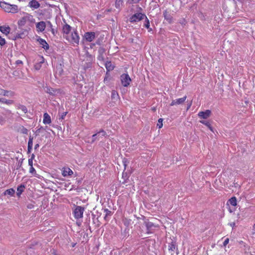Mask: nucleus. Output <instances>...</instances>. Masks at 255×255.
<instances>
[{
    "label": "nucleus",
    "instance_id": "nucleus-1",
    "mask_svg": "<svg viewBox=\"0 0 255 255\" xmlns=\"http://www.w3.org/2000/svg\"><path fill=\"white\" fill-rule=\"evenodd\" d=\"M35 22V19L34 18L33 16L26 13L23 17L18 20L17 24L19 27L23 26L26 24H27L29 26H32Z\"/></svg>",
    "mask_w": 255,
    "mask_h": 255
},
{
    "label": "nucleus",
    "instance_id": "nucleus-2",
    "mask_svg": "<svg viewBox=\"0 0 255 255\" xmlns=\"http://www.w3.org/2000/svg\"><path fill=\"white\" fill-rule=\"evenodd\" d=\"M0 6L7 12L16 13L18 10L17 5L10 4L5 2H0Z\"/></svg>",
    "mask_w": 255,
    "mask_h": 255
},
{
    "label": "nucleus",
    "instance_id": "nucleus-3",
    "mask_svg": "<svg viewBox=\"0 0 255 255\" xmlns=\"http://www.w3.org/2000/svg\"><path fill=\"white\" fill-rule=\"evenodd\" d=\"M145 17H146V15L144 13L137 12L131 16L129 18V20L131 23H134L138 22L144 19Z\"/></svg>",
    "mask_w": 255,
    "mask_h": 255
},
{
    "label": "nucleus",
    "instance_id": "nucleus-4",
    "mask_svg": "<svg viewBox=\"0 0 255 255\" xmlns=\"http://www.w3.org/2000/svg\"><path fill=\"white\" fill-rule=\"evenodd\" d=\"M84 211V207L79 206H76L73 211L74 217L77 219L82 218Z\"/></svg>",
    "mask_w": 255,
    "mask_h": 255
},
{
    "label": "nucleus",
    "instance_id": "nucleus-5",
    "mask_svg": "<svg viewBox=\"0 0 255 255\" xmlns=\"http://www.w3.org/2000/svg\"><path fill=\"white\" fill-rule=\"evenodd\" d=\"M106 132L103 129H101L99 131L97 132V133L94 134L92 136V141L91 142H94L96 140H99L101 138H102L103 136H105L106 135Z\"/></svg>",
    "mask_w": 255,
    "mask_h": 255
},
{
    "label": "nucleus",
    "instance_id": "nucleus-6",
    "mask_svg": "<svg viewBox=\"0 0 255 255\" xmlns=\"http://www.w3.org/2000/svg\"><path fill=\"white\" fill-rule=\"evenodd\" d=\"M67 40H68L69 41H70L71 43H75L78 44L79 42L80 37L78 35L77 30H74L73 32L71 33L70 38H68Z\"/></svg>",
    "mask_w": 255,
    "mask_h": 255
},
{
    "label": "nucleus",
    "instance_id": "nucleus-7",
    "mask_svg": "<svg viewBox=\"0 0 255 255\" xmlns=\"http://www.w3.org/2000/svg\"><path fill=\"white\" fill-rule=\"evenodd\" d=\"M122 84L124 87H128L131 82V79L128 74H123L121 76Z\"/></svg>",
    "mask_w": 255,
    "mask_h": 255
},
{
    "label": "nucleus",
    "instance_id": "nucleus-8",
    "mask_svg": "<svg viewBox=\"0 0 255 255\" xmlns=\"http://www.w3.org/2000/svg\"><path fill=\"white\" fill-rule=\"evenodd\" d=\"M64 22H65L64 21ZM65 23L63 25L62 27V32L63 34V36L65 38H66V39H68V34L71 32L72 28V27L68 24L67 23L65 22Z\"/></svg>",
    "mask_w": 255,
    "mask_h": 255
},
{
    "label": "nucleus",
    "instance_id": "nucleus-9",
    "mask_svg": "<svg viewBox=\"0 0 255 255\" xmlns=\"http://www.w3.org/2000/svg\"><path fill=\"white\" fill-rule=\"evenodd\" d=\"M96 38V33L94 32H86L84 33V38L87 42H92Z\"/></svg>",
    "mask_w": 255,
    "mask_h": 255
},
{
    "label": "nucleus",
    "instance_id": "nucleus-10",
    "mask_svg": "<svg viewBox=\"0 0 255 255\" xmlns=\"http://www.w3.org/2000/svg\"><path fill=\"white\" fill-rule=\"evenodd\" d=\"M87 57L88 58V62H85L83 66V69L85 70H87L88 69H90L92 68V61H93V56L89 54L88 53L87 54Z\"/></svg>",
    "mask_w": 255,
    "mask_h": 255
},
{
    "label": "nucleus",
    "instance_id": "nucleus-11",
    "mask_svg": "<svg viewBox=\"0 0 255 255\" xmlns=\"http://www.w3.org/2000/svg\"><path fill=\"white\" fill-rule=\"evenodd\" d=\"M144 224L145 225L146 228V233L147 234L152 233L153 229L157 227L153 223L147 221H145L144 222Z\"/></svg>",
    "mask_w": 255,
    "mask_h": 255
},
{
    "label": "nucleus",
    "instance_id": "nucleus-12",
    "mask_svg": "<svg viewBox=\"0 0 255 255\" xmlns=\"http://www.w3.org/2000/svg\"><path fill=\"white\" fill-rule=\"evenodd\" d=\"M168 249L171 255H173L175 251L178 250L177 245L175 241L172 240L171 243L168 244Z\"/></svg>",
    "mask_w": 255,
    "mask_h": 255
},
{
    "label": "nucleus",
    "instance_id": "nucleus-13",
    "mask_svg": "<svg viewBox=\"0 0 255 255\" xmlns=\"http://www.w3.org/2000/svg\"><path fill=\"white\" fill-rule=\"evenodd\" d=\"M187 96H185L182 98L177 99L175 100H172V102L170 103V106H176L179 105L183 104L185 100H186Z\"/></svg>",
    "mask_w": 255,
    "mask_h": 255
},
{
    "label": "nucleus",
    "instance_id": "nucleus-14",
    "mask_svg": "<svg viewBox=\"0 0 255 255\" xmlns=\"http://www.w3.org/2000/svg\"><path fill=\"white\" fill-rule=\"evenodd\" d=\"M43 89L44 91L49 94L50 95L54 96L56 94V92L57 90L55 89H53L50 87H49L47 85V84L45 86H43Z\"/></svg>",
    "mask_w": 255,
    "mask_h": 255
},
{
    "label": "nucleus",
    "instance_id": "nucleus-15",
    "mask_svg": "<svg viewBox=\"0 0 255 255\" xmlns=\"http://www.w3.org/2000/svg\"><path fill=\"white\" fill-rule=\"evenodd\" d=\"M36 27L38 32H43L46 28V22L43 21L37 22Z\"/></svg>",
    "mask_w": 255,
    "mask_h": 255
},
{
    "label": "nucleus",
    "instance_id": "nucleus-16",
    "mask_svg": "<svg viewBox=\"0 0 255 255\" xmlns=\"http://www.w3.org/2000/svg\"><path fill=\"white\" fill-rule=\"evenodd\" d=\"M37 41L39 42V44L41 45V47L44 49L45 50H47L49 49V46L48 44L47 43V42L43 39L40 38V37H38Z\"/></svg>",
    "mask_w": 255,
    "mask_h": 255
},
{
    "label": "nucleus",
    "instance_id": "nucleus-17",
    "mask_svg": "<svg viewBox=\"0 0 255 255\" xmlns=\"http://www.w3.org/2000/svg\"><path fill=\"white\" fill-rule=\"evenodd\" d=\"M211 114L210 110H207L205 112H200L198 113V116L202 119H206L209 118Z\"/></svg>",
    "mask_w": 255,
    "mask_h": 255
},
{
    "label": "nucleus",
    "instance_id": "nucleus-18",
    "mask_svg": "<svg viewBox=\"0 0 255 255\" xmlns=\"http://www.w3.org/2000/svg\"><path fill=\"white\" fill-rule=\"evenodd\" d=\"M63 65L61 63L57 64L55 68V74L59 76L61 75L63 72Z\"/></svg>",
    "mask_w": 255,
    "mask_h": 255
},
{
    "label": "nucleus",
    "instance_id": "nucleus-19",
    "mask_svg": "<svg viewBox=\"0 0 255 255\" xmlns=\"http://www.w3.org/2000/svg\"><path fill=\"white\" fill-rule=\"evenodd\" d=\"M73 173V171L68 167H64L63 168L62 174L63 176L66 177L72 175Z\"/></svg>",
    "mask_w": 255,
    "mask_h": 255
},
{
    "label": "nucleus",
    "instance_id": "nucleus-20",
    "mask_svg": "<svg viewBox=\"0 0 255 255\" xmlns=\"http://www.w3.org/2000/svg\"><path fill=\"white\" fill-rule=\"evenodd\" d=\"M163 14L164 16V18L168 21L169 23H171L172 20V17L170 15V13L167 10H165L163 12Z\"/></svg>",
    "mask_w": 255,
    "mask_h": 255
},
{
    "label": "nucleus",
    "instance_id": "nucleus-21",
    "mask_svg": "<svg viewBox=\"0 0 255 255\" xmlns=\"http://www.w3.org/2000/svg\"><path fill=\"white\" fill-rule=\"evenodd\" d=\"M28 6L31 8L37 9L40 6V4L36 0H32L29 2Z\"/></svg>",
    "mask_w": 255,
    "mask_h": 255
},
{
    "label": "nucleus",
    "instance_id": "nucleus-22",
    "mask_svg": "<svg viewBox=\"0 0 255 255\" xmlns=\"http://www.w3.org/2000/svg\"><path fill=\"white\" fill-rule=\"evenodd\" d=\"M105 67L107 69L106 74H108V72L112 71L114 69V66L112 64L111 61H107L105 63Z\"/></svg>",
    "mask_w": 255,
    "mask_h": 255
},
{
    "label": "nucleus",
    "instance_id": "nucleus-23",
    "mask_svg": "<svg viewBox=\"0 0 255 255\" xmlns=\"http://www.w3.org/2000/svg\"><path fill=\"white\" fill-rule=\"evenodd\" d=\"M43 122L44 124H49L51 123L50 116L47 113L43 115Z\"/></svg>",
    "mask_w": 255,
    "mask_h": 255
},
{
    "label": "nucleus",
    "instance_id": "nucleus-24",
    "mask_svg": "<svg viewBox=\"0 0 255 255\" xmlns=\"http://www.w3.org/2000/svg\"><path fill=\"white\" fill-rule=\"evenodd\" d=\"M33 137L31 136H29L28 142V146H27V153H29L31 152V150L33 146Z\"/></svg>",
    "mask_w": 255,
    "mask_h": 255
},
{
    "label": "nucleus",
    "instance_id": "nucleus-25",
    "mask_svg": "<svg viewBox=\"0 0 255 255\" xmlns=\"http://www.w3.org/2000/svg\"><path fill=\"white\" fill-rule=\"evenodd\" d=\"M25 189V186L24 184H21L19 185L17 188V192L16 194L18 197H20V195L24 191V189Z\"/></svg>",
    "mask_w": 255,
    "mask_h": 255
},
{
    "label": "nucleus",
    "instance_id": "nucleus-26",
    "mask_svg": "<svg viewBox=\"0 0 255 255\" xmlns=\"http://www.w3.org/2000/svg\"><path fill=\"white\" fill-rule=\"evenodd\" d=\"M0 31L3 34L7 35L10 32V27L9 26H0Z\"/></svg>",
    "mask_w": 255,
    "mask_h": 255
},
{
    "label": "nucleus",
    "instance_id": "nucleus-27",
    "mask_svg": "<svg viewBox=\"0 0 255 255\" xmlns=\"http://www.w3.org/2000/svg\"><path fill=\"white\" fill-rule=\"evenodd\" d=\"M14 193H15V190L13 188H10V189L6 190L4 192L3 194L4 195H10V196H13V195L14 194Z\"/></svg>",
    "mask_w": 255,
    "mask_h": 255
},
{
    "label": "nucleus",
    "instance_id": "nucleus-28",
    "mask_svg": "<svg viewBox=\"0 0 255 255\" xmlns=\"http://www.w3.org/2000/svg\"><path fill=\"white\" fill-rule=\"evenodd\" d=\"M123 222L125 226L128 227L129 225L131 224L132 221L131 219L127 218H124L123 219Z\"/></svg>",
    "mask_w": 255,
    "mask_h": 255
},
{
    "label": "nucleus",
    "instance_id": "nucleus-29",
    "mask_svg": "<svg viewBox=\"0 0 255 255\" xmlns=\"http://www.w3.org/2000/svg\"><path fill=\"white\" fill-rule=\"evenodd\" d=\"M4 95L3 96L7 97H12L15 95V93L14 92L5 90L4 91Z\"/></svg>",
    "mask_w": 255,
    "mask_h": 255
},
{
    "label": "nucleus",
    "instance_id": "nucleus-30",
    "mask_svg": "<svg viewBox=\"0 0 255 255\" xmlns=\"http://www.w3.org/2000/svg\"><path fill=\"white\" fill-rule=\"evenodd\" d=\"M104 212L106 213V215L104 217V220L105 221H108L107 218L109 216H111L113 214L112 212L108 209H104Z\"/></svg>",
    "mask_w": 255,
    "mask_h": 255
},
{
    "label": "nucleus",
    "instance_id": "nucleus-31",
    "mask_svg": "<svg viewBox=\"0 0 255 255\" xmlns=\"http://www.w3.org/2000/svg\"><path fill=\"white\" fill-rule=\"evenodd\" d=\"M0 102L6 104L7 105H11L13 104L14 101L11 100H6V99L4 98H1V101Z\"/></svg>",
    "mask_w": 255,
    "mask_h": 255
},
{
    "label": "nucleus",
    "instance_id": "nucleus-32",
    "mask_svg": "<svg viewBox=\"0 0 255 255\" xmlns=\"http://www.w3.org/2000/svg\"><path fill=\"white\" fill-rule=\"evenodd\" d=\"M228 202L233 206H236L237 205V199L235 197H232L229 200Z\"/></svg>",
    "mask_w": 255,
    "mask_h": 255
},
{
    "label": "nucleus",
    "instance_id": "nucleus-33",
    "mask_svg": "<svg viewBox=\"0 0 255 255\" xmlns=\"http://www.w3.org/2000/svg\"><path fill=\"white\" fill-rule=\"evenodd\" d=\"M200 123L206 126L211 131H213V128L209 122L206 121H200Z\"/></svg>",
    "mask_w": 255,
    "mask_h": 255
},
{
    "label": "nucleus",
    "instance_id": "nucleus-34",
    "mask_svg": "<svg viewBox=\"0 0 255 255\" xmlns=\"http://www.w3.org/2000/svg\"><path fill=\"white\" fill-rule=\"evenodd\" d=\"M123 3V0H116L115 6L117 8H120Z\"/></svg>",
    "mask_w": 255,
    "mask_h": 255
},
{
    "label": "nucleus",
    "instance_id": "nucleus-35",
    "mask_svg": "<svg viewBox=\"0 0 255 255\" xmlns=\"http://www.w3.org/2000/svg\"><path fill=\"white\" fill-rule=\"evenodd\" d=\"M18 109L21 110L25 114L27 113V108L24 105H19L18 106Z\"/></svg>",
    "mask_w": 255,
    "mask_h": 255
},
{
    "label": "nucleus",
    "instance_id": "nucleus-36",
    "mask_svg": "<svg viewBox=\"0 0 255 255\" xmlns=\"http://www.w3.org/2000/svg\"><path fill=\"white\" fill-rule=\"evenodd\" d=\"M144 19L145 21L144 23V26L146 28H149V27L150 26L149 20H148L146 16V17L144 18Z\"/></svg>",
    "mask_w": 255,
    "mask_h": 255
},
{
    "label": "nucleus",
    "instance_id": "nucleus-37",
    "mask_svg": "<svg viewBox=\"0 0 255 255\" xmlns=\"http://www.w3.org/2000/svg\"><path fill=\"white\" fill-rule=\"evenodd\" d=\"M163 119L160 118L158 120V123L157 124V127H158L159 128H161L163 126Z\"/></svg>",
    "mask_w": 255,
    "mask_h": 255
},
{
    "label": "nucleus",
    "instance_id": "nucleus-38",
    "mask_svg": "<svg viewBox=\"0 0 255 255\" xmlns=\"http://www.w3.org/2000/svg\"><path fill=\"white\" fill-rule=\"evenodd\" d=\"M48 26H49V28H50L51 29V31L52 32V33L54 34H55V31H54V29L52 27V23H51V22L50 21H47L46 22Z\"/></svg>",
    "mask_w": 255,
    "mask_h": 255
},
{
    "label": "nucleus",
    "instance_id": "nucleus-39",
    "mask_svg": "<svg viewBox=\"0 0 255 255\" xmlns=\"http://www.w3.org/2000/svg\"><path fill=\"white\" fill-rule=\"evenodd\" d=\"M23 35H24L23 33H16L15 36V39H18V38H22L23 37Z\"/></svg>",
    "mask_w": 255,
    "mask_h": 255
},
{
    "label": "nucleus",
    "instance_id": "nucleus-40",
    "mask_svg": "<svg viewBox=\"0 0 255 255\" xmlns=\"http://www.w3.org/2000/svg\"><path fill=\"white\" fill-rule=\"evenodd\" d=\"M117 97H118L117 92L115 90H113L112 92V98L115 99Z\"/></svg>",
    "mask_w": 255,
    "mask_h": 255
},
{
    "label": "nucleus",
    "instance_id": "nucleus-41",
    "mask_svg": "<svg viewBox=\"0 0 255 255\" xmlns=\"http://www.w3.org/2000/svg\"><path fill=\"white\" fill-rule=\"evenodd\" d=\"M29 172L33 175H35L36 174V170L33 167V166H30L29 169Z\"/></svg>",
    "mask_w": 255,
    "mask_h": 255
},
{
    "label": "nucleus",
    "instance_id": "nucleus-42",
    "mask_svg": "<svg viewBox=\"0 0 255 255\" xmlns=\"http://www.w3.org/2000/svg\"><path fill=\"white\" fill-rule=\"evenodd\" d=\"M5 44V39L0 36V45L3 46Z\"/></svg>",
    "mask_w": 255,
    "mask_h": 255
},
{
    "label": "nucleus",
    "instance_id": "nucleus-43",
    "mask_svg": "<svg viewBox=\"0 0 255 255\" xmlns=\"http://www.w3.org/2000/svg\"><path fill=\"white\" fill-rule=\"evenodd\" d=\"M21 132L23 134H27L28 130L26 128H24V127H22V128L21 129Z\"/></svg>",
    "mask_w": 255,
    "mask_h": 255
},
{
    "label": "nucleus",
    "instance_id": "nucleus-44",
    "mask_svg": "<svg viewBox=\"0 0 255 255\" xmlns=\"http://www.w3.org/2000/svg\"><path fill=\"white\" fill-rule=\"evenodd\" d=\"M67 114V112H63L60 116V118H59V120H64L65 119V117L66 116Z\"/></svg>",
    "mask_w": 255,
    "mask_h": 255
},
{
    "label": "nucleus",
    "instance_id": "nucleus-45",
    "mask_svg": "<svg viewBox=\"0 0 255 255\" xmlns=\"http://www.w3.org/2000/svg\"><path fill=\"white\" fill-rule=\"evenodd\" d=\"M26 207L29 209H32L34 208V205L32 203H28L27 204Z\"/></svg>",
    "mask_w": 255,
    "mask_h": 255
},
{
    "label": "nucleus",
    "instance_id": "nucleus-46",
    "mask_svg": "<svg viewBox=\"0 0 255 255\" xmlns=\"http://www.w3.org/2000/svg\"><path fill=\"white\" fill-rule=\"evenodd\" d=\"M229 242V239L228 238H226L223 242V246L226 247L227 245L228 244Z\"/></svg>",
    "mask_w": 255,
    "mask_h": 255
},
{
    "label": "nucleus",
    "instance_id": "nucleus-47",
    "mask_svg": "<svg viewBox=\"0 0 255 255\" xmlns=\"http://www.w3.org/2000/svg\"><path fill=\"white\" fill-rule=\"evenodd\" d=\"M28 164L29 166H33V160L32 159H28Z\"/></svg>",
    "mask_w": 255,
    "mask_h": 255
},
{
    "label": "nucleus",
    "instance_id": "nucleus-48",
    "mask_svg": "<svg viewBox=\"0 0 255 255\" xmlns=\"http://www.w3.org/2000/svg\"><path fill=\"white\" fill-rule=\"evenodd\" d=\"M16 65H18L19 64H22L23 62L21 60H18L15 61Z\"/></svg>",
    "mask_w": 255,
    "mask_h": 255
},
{
    "label": "nucleus",
    "instance_id": "nucleus-49",
    "mask_svg": "<svg viewBox=\"0 0 255 255\" xmlns=\"http://www.w3.org/2000/svg\"><path fill=\"white\" fill-rule=\"evenodd\" d=\"M4 90L0 88V96H3L4 95Z\"/></svg>",
    "mask_w": 255,
    "mask_h": 255
},
{
    "label": "nucleus",
    "instance_id": "nucleus-50",
    "mask_svg": "<svg viewBox=\"0 0 255 255\" xmlns=\"http://www.w3.org/2000/svg\"><path fill=\"white\" fill-rule=\"evenodd\" d=\"M5 115H10L11 114V111L10 110H5Z\"/></svg>",
    "mask_w": 255,
    "mask_h": 255
},
{
    "label": "nucleus",
    "instance_id": "nucleus-51",
    "mask_svg": "<svg viewBox=\"0 0 255 255\" xmlns=\"http://www.w3.org/2000/svg\"><path fill=\"white\" fill-rule=\"evenodd\" d=\"M4 121L2 117H0V124L2 125Z\"/></svg>",
    "mask_w": 255,
    "mask_h": 255
},
{
    "label": "nucleus",
    "instance_id": "nucleus-52",
    "mask_svg": "<svg viewBox=\"0 0 255 255\" xmlns=\"http://www.w3.org/2000/svg\"><path fill=\"white\" fill-rule=\"evenodd\" d=\"M39 147V143H37L34 146V149L36 150L37 149L38 147Z\"/></svg>",
    "mask_w": 255,
    "mask_h": 255
},
{
    "label": "nucleus",
    "instance_id": "nucleus-53",
    "mask_svg": "<svg viewBox=\"0 0 255 255\" xmlns=\"http://www.w3.org/2000/svg\"><path fill=\"white\" fill-rule=\"evenodd\" d=\"M253 234H255V224L253 226Z\"/></svg>",
    "mask_w": 255,
    "mask_h": 255
},
{
    "label": "nucleus",
    "instance_id": "nucleus-54",
    "mask_svg": "<svg viewBox=\"0 0 255 255\" xmlns=\"http://www.w3.org/2000/svg\"><path fill=\"white\" fill-rule=\"evenodd\" d=\"M17 73L18 72L16 71H13V72L12 73V75H14V76H16Z\"/></svg>",
    "mask_w": 255,
    "mask_h": 255
},
{
    "label": "nucleus",
    "instance_id": "nucleus-55",
    "mask_svg": "<svg viewBox=\"0 0 255 255\" xmlns=\"http://www.w3.org/2000/svg\"><path fill=\"white\" fill-rule=\"evenodd\" d=\"M43 129V128L42 127H41L39 129H38L37 130H36V132H39L40 131Z\"/></svg>",
    "mask_w": 255,
    "mask_h": 255
},
{
    "label": "nucleus",
    "instance_id": "nucleus-56",
    "mask_svg": "<svg viewBox=\"0 0 255 255\" xmlns=\"http://www.w3.org/2000/svg\"><path fill=\"white\" fill-rule=\"evenodd\" d=\"M34 157H35V155L34 154H32L31 156V158L30 159H32V160H33V159L34 158Z\"/></svg>",
    "mask_w": 255,
    "mask_h": 255
},
{
    "label": "nucleus",
    "instance_id": "nucleus-57",
    "mask_svg": "<svg viewBox=\"0 0 255 255\" xmlns=\"http://www.w3.org/2000/svg\"><path fill=\"white\" fill-rule=\"evenodd\" d=\"M147 29H148V32H151L152 30V28H150V26L149 27V28H147Z\"/></svg>",
    "mask_w": 255,
    "mask_h": 255
},
{
    "label": "nucleus",
    "instance_id": "nucleus-58",
    "mask_svg": "<svg viewBox=\"0 0 255 255\" xmlns=\"http://www.w3.org/2000/svg\"><path fill=\"white\" fill-rule=\"evenodd\" d=\"M88 229L91 231V227L89 225V223L88 224Z\"/></svg>",
    "mask_w": 255,
    "mask_h": 255
},
{
    "label": "nucleus",
    "instance_id": "nucleus-59",
    "mask_svg": "<svg viewBox=\"0 0 255 255\" xmlns=\"http://www.w3.org/2000/svg\"><path fill=\"white\" fill-rule=\"evenodd\" d=\"M191 104H190L188 106L187 109L188 110L191 107Z\"/></svg>",
    "mask_w": 255,
    "mask_h": 255
},
{
    "label": "nucleus",
    "instance_id": "nucleus-60",
    "mask_svg": "<svg viewBox=\"0 0 255 255\" xmlns=\"http://www.w3.org/2000/svg\"><path fill=\"white\" fill-rule=\"evenodd\" d=\"M76 244V243H72V245H71L72 247H74L75 246Z\"/></svg>",
    "mask_w": 255,
    "mask_h": 255
},
{
    "label": "nucleus",
    "instance_id": "nucleus-61",
    "mask_svg": "<svg viewBox=\"0 0 255 255\" xmlns=\"http://www.w3.org/2000/svg\"><path fill=\"white\" fill-rule=\"evenodd\" d=\"M35 67H36V69H39V67H40V66H35Z\"/></svg>",
    "mask_w": 255,
    "mask_h": 255
},
{
    "label": "nucleus",
    "instance_id": "nucleus-62",
    "mask_svg": "<svg viewBox=\"0 0 255 255\" xmlns=\"http://www.w3.org/2000/svg\"><path fill=\"white\" fill-rule=\"evenodd\" d=\"M22 161H21L20 163H19V164H20V166H21V164H22Z\"/></svg>",
    "mask_w": 255,
    "mask_h": 255
},
{
    "label": "nucleus",
    "instance_id": "nucleus-63",
    "mask_svg": "<svg viewBox=\"0 0 255 255\" xmlns=\"http://www.w3.org/2000/svg\"><path fill=\"white\" fill-rule=\"evenodd\" d=\"M94 45H95V44H93V45H92V46H91V48H92V46H93Z\"/></svg>",
    "mask_w": 255,
    "mask_h": 255
},
{
    "label": "nucleus",
    "instance_id": "nucleus-64",
    "mask_svg": "<svg viewBox=\"0 0 255 255\" xmlns=\"http://www.w3.org/2000/svg\"><path fill=\"white\" fill-rule=\"evenodd\" d=\"M94 45H95V44H93V45H92V46H91V48H92V46H93Z\"/></svg>",
    "mask_w": 255,
    "mask_h": 255
}]
</instances>
